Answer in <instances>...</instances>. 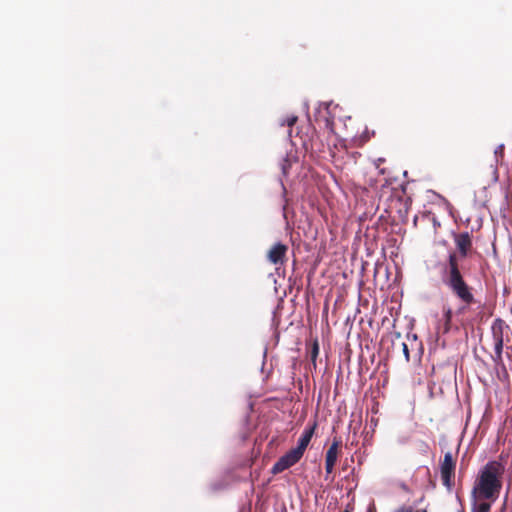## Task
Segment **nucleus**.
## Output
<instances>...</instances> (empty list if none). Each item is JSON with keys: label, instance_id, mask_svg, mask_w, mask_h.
Listing matches in <instances>:
<instances>
[{"label": "nucleus", "instance_id": "f257e3e1", "mask_svg": "<svg viewBox=\"0 0 512 512\" xmlns=\"http://www.w3.org/2000/svg\"><path fill=\"white\" fill-rule=\"evenodd\" d=\"M455 244L459 254L451 252L448 255L447 262L442 265V282L449 291L461 302L456 309V320L453 321V311L450 307L444 308L442 319L439 321L437 333L447 334L452 329L459 330V326H464L463 316L467 313L470 306L476 304L474 289L465 280L460 269V258H466L472 248L471 236L468 232H463L455 236Z\"/></svg>", "mask_w": 512, "mask_h": 512}, {"label": "nucleus", "instance_id": "f03ea898", "mask_svg": "<svg viewBox=\"0 0 512 512\" xmlns=\"http://www.w3.org/2000/svg\"><path fill=\"white\" fill-rule=\"evenodd\" d=\"M505 467L498 461L487 462L479 471L471 491V497L497 500L502 489Z\"/></svg>", "mask_w": 512, "mask_h": 512}, {"label": "nucleus", "instance_id": "7ed1b4c3", "mask_svg": "<svg viewBox=\"0 0 512 512\" xmlns=\"http://www.w3.org/2000/svg\"><path fill=\"white\" fill-rule=\"evenodd\" d=\"M457 457L451 452H446L440 463V474L442 484L451 491L454 486Z\"/></svg>", "mask_w": 512, "mask_h": 512}, {"label": "nucleus", "instance_id": "20e7f679", "mask_svg": "<svg viewBox=\"0 0 512 512\" xmlns=\"http://www.w3.org/2000/svg\"><path fill=\"white\" fill-rule=\"evenodd\" d=\"M303 453L300 452L296 448H292L287 453H285L283 456H281L278 461L273 465L271 472L273 474H279L286 469L292 467L295 465L299 460L302 458Z\"/></svg>", "mask_w": 512, "mask_h": 512}, {"label": "nucleus", "instance_id": "39448f33", "mask_svg": "<svg viewBox=\"0 0 512 512\" xmlns=\"http://www.w3.org/2000/svg\"><path fill=\"white\" fill-rule=\"evenodd\" d=\"M342 445V440L339 437H334L332 444L326 451L325 455V470L327 474H331L338 459L339 448Z\"/></svg>", "mask_w": 512, "mask_h": 512}, {"label": "nucleus", "instance_id": "423d86ee", "mask_svg": "<svg viewBox=\"0 0 512 512\" xmlns=\"http://www.w3.org/2000/svg\"><path fill=\"white\" fill-rule=\"evenodd\" d=\"M288 246L283 243H275L267 252V259L271 264L283 265L286 260Z\"/></svg>", "mask_w": 512, "mask_h": 512}, {"label": "nucleus", "instance_id": "0eeeda50", "mask_svg": "<svg viewBox=\"0 0 512 512\" xmlns=\"http://www.w3.org/2000/svg\"><path fill=\"white\" fill-rule=\"evenodd\" d=\"M316 427H317V422L314 421L311 425L307 426L304 429L302 435L300 436V438L298 440V444L295 448L298 449L303 454L311 441V438L315 432Z\"/></svg>", "mask_w": 512, "mask_h": 512}, {"label": "nucleus", "instance_id": "6e6552de", "mask_svg": "<svg viewBox=\"0 0 512 512\" xmlns=\"http://www.w3.org/2000/svg\"><path fill=\"white\" fill-rule=\"evenodd\" d=\"M493 336L495 340L493 361L499 365L502 363V351H503V335L502 332H496L493 328Z\"/></svg>", "mask_w": 512, "mask_h": 512}, {"label": "nucleus", "instance_id": "1a4fd4ad", "mask_svg": "<svg viewBox=\"0 0 512 512\" xmlns=\"http://www.w3.org/2000/svg\"><path fill=\"white\" fill-rule=\"evenodd\" d=\"M496 500H488V499H477L472 498V508L471 512H489L492 506V503Z\"/></svg>", "mask_w": 512, "mask_h": 512}, {"label": "nucleus", "instance_id": "9d476101", "mask_svg": "<svg viewBox=\"0 0 512 512\" xmlns=\"http://www.w3.org/2000/svg\"><path fill=\"white\" fill-rule=\"evenodd\" d=\"M319 354V343L315 340L310 350V358L314 367H316V359Z\"/></svg>", "mask_w": 512, "mask_h": 512}, {"label": "nucleus", "instance_id": "9b49d317", "mask_svg": "<svg viewBox=\"0 0 512 512\" xmlns=\"http://www.w3.org/2000/svg\"><path fill=\"white\" fill-rule=\"evenodd\" d=\"M393 512H419V509H416L412 505H401L396 508Z\"/></svg>", "mask_w": 512, "mask_h": 512}, {"label": "nucleus", "instance_id": "f8f14e48", "mask_svg": "<svg viewBox=\"0 0 512 512\" xmlns=\"http://www.w3.org/2000/svg\"><path fill=\"white\" fill-rule=\"evenodd\" d=\"M280 165H281L282 173H283L284 175H286V174L288 173V170H289V169H290V167H291V161H290V159H289L288 157L283 158V159H282V162H281V164H280Z\"/></svg>", "mask_w": 512, "mask_h": 512}, {"label": "nucleus", "instance_id": "ddd939ff", "mask_svg": "<svg viewBox=\"0 0 512 512\" xmlns=\"http://www.w3.org/2000/svg\"><path fill=\"white\" fill-rule=\"evenodd\" d=\"M297 120H298L297 116L290 115L281 124L292 127L297 122Z\"/></svg>", "mask_w": 512, "mask_h": 512}, {"label": "nucleus", "instance_id": "4468645a", "mask_svg": "<svg viewBox=\"0 0 512 512\" xmlns=\"http://www.w3.org/2000/svg\"><path fill=\"white\" fill-rule=\"evenodd\" d=\"M402 350H403V354L405 356L406 361L409 362L410 354H409L408 345L405 342H402Z\"/></svg>", "mask_w": 512, "mask_h": 512}, {"label": "nucleus", "instance_id": "2eb2a0df", "mask_svg": "<svg viewBox=\"0 0 512 512\" xmlns=\"http://www.w3.org/2000/svg\"><path fill=\"white\" fill-rule=\"evenodd\" d=\"M399 487H400V489H401L402 491H404V492H406V493H410V492H411V490H410V488L408 487V485H407L406 483H404V482L400 483V484H399Z\"/></svg>", "mask_w": 512, "mask_h": 512}, {"label": "nucleus", "instance_id": "dca6fc26", "mask_svg": "<svg viewBox=\"0 0 512 512\" xmlns=\"http://www.w3.org/2000/svg\"><path fill=\"white\" fill-rule=\"evenodd\" d=\"M503 149H504V146L503 145H500L496 150H495V154H502L503 153Z\"/></svg>", "mask_w": 512, "mask_h": 512}, {"label": "nucleus", "instance_id": "f3484780", "mask_svg": "<svg viewBox=\"0 0 512 512\" xmlns=\"http://www.w3.org/2000/svg\"><path fill=\"white\" fill-rule=\"evenodd\" d=\"M419 512H428V511H427V509H425V508H420V509H419Z\"/></svg>", "mask_w": 512, "mask_h": 512}, {"label": "nucleus", "instance_id": "a211bd4d", "mask_svg": "<svg viewBox=\"0 0 512 512\" xmlns=\"http://www.w3.org/2000/svg\"><path fill=\"white\" fill-rule=\"evenodd\" d=\"M343 512H352V511H350V510L346 509V510H344Z\"/></svg>", "mask_w": 512, "mask_h": 512}]
</instances>
